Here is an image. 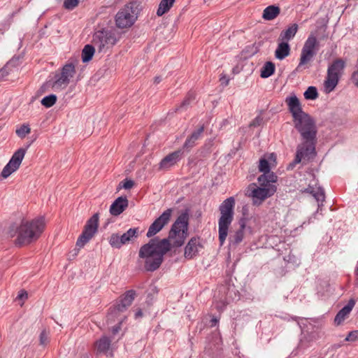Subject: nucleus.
<instances>
[{"mask_svg": "<svg viewBox=\"0 0 358 358\" xmlns=\"http://www.w3.org/2000/svg\"><path fill=\"white\" fill-rule=\"evenodd\" d=\"M285 103L288 106L289 111L292 115V120L295 129L300 134L301 142L296 148V154L293 164L301 163L302 160H310L315 155L317 143V135L318 129L316 121L304 112L299 98L295 94L289 96L285 99Z\"/></svg>", "mask_w": 358, "mask_h": 358, "instance_id": "1", "label": "nucleus"}, {"mask_svg": "<svg viewBox=\"0 0 358 358\" xmlns=\"http://www.w3.org/2000/svg\"><path fill=\"white\" fill-rule=\"evenodd\" d=\"M45 227V220L43 217H36L32 220H24L20 224L14 223L10 225L8 235L16 237L15 242L17 245H26L38 239Z\"/></svg>", "mask_w": 358, "mask_h": 358, "instance_id": "2", "label": "nucleus"}, {"mask_svg": "<svg viewBox=\"0 0 358 358\" xmlns=\"http://www.w3.org/2000/svg\"><path fill=\"white\" fill-rule=\"evenodd\" d=\"M169 251L170 244L168 240L152 238L141 247L138 256L143 260L145 270L155 271L161 266L164 255Z\"/></svg>", "mask_w": 358, "mask_h": 358, "instance_id": "3", "label": "nucleus"}, {"mask_svg": "<svg viewBox=\"0 0 358 358\" xmlns=\"http://www.w3.org/2000/svg\"><path fill=\"white\" fill-rule=\"evenodd\" d=\"M257 181L259 184H250L245 192V195L251 198L253 205L255 206L262 204L267 198L274 195L278 189L276 184L266 182V176L265 175H260Z\"/></svg>", "mask_w": 358, "mask_h": 358, "instance_id": "4", "label": "nucleus"}, {"mask_svg": "<svg viewBox=\"0 0 358 358\" xmlns=\"http://www.w3.org/2000/svg\"><path fill=\"white\" fill-rule=\"evenodd\" d=\"M236 200L234 196L224 199L218 209L220 216L218 218V241L223 245L229 234V228L234 217Z\"/></svg>", "mask_w": 358, "mask_h": 358, "instance_id": "5", "label": "nucleus"}, {"mask_svg": "<svg viewBox=\"0 0 358 358\" xmlns=\"http://www.w3.org/2000/svg\"><path fill=\"white\" fill-rule=\"evenodd\" d=\"M189 215L187 213H182L173 223L166 238L169 244V250L171 247H180L182 245L188 236Z\"/></svg>", "mask_w": 358, "mask_h": 358, "instance_id": "6", "label": "nucleus"}, {"mask_svg": "<svg viewBox=\"0 0 358 358\" xmlns=\"http://www.w3.org/2000/svg\"><path fill=\"white\" fill-rule=\"evenodd\" d=\"M138 10L136 3L124 6L115 15V23L118 28H127L134 24L138 18Z\"/></svg>", "mask_w": 358, "mask_h": 358, "instance_id": "7", "label": "nucleus"}, {"mask_svg": "<svg viewBox=\"0 0 358 358\" xmlns=\"http://www.w3.org/2000/svg\"><path fill=\"white\" fill-rule=\"evenodd\" d=\"M345 64L343 59H336L329 65L327 70V75L324 83V91L326 93L334 90L336 87L338 80L342 76Z\"/></svg>", "mask_w": 358, "mask_h": 358, "instance_id": "8", "label": "nucleus"}, {"mask_svg": "<svg viewBox=\"0 0 358 358\" xmlns=\"http://www.w3.org/2000/svg\"><path fill=\"white\" fill-rule=\"evenodd\" d=\"M117 41L115 33L108 30L97 31L93 35L92 43L99 52H104Z\"/></svg>", "mask_w": 358, "mask_h": 358, "instance_id": "9", "label": "nucleus"}, {"mask_svg": "<svg viewBox=\"0 0 358 358\" xmlns=\"http://www.w3.org/2000/svg\"><path fill=\"white\" fill-rule=\"evenodd\" d=\"M139 236L138 228H130L124 234L113 233L109 237V244L113 248H121L124 244L131 243Z\"/></svg>", "mask_w": 358, "mask_h": 358, "instance_id": "10", "label": "nucleus"}, {"mask_svg": "<svg viewBox=\"0 0 358 358\" xmlns=\"http://www.w3.org/2000/svg\"><path fill=\"white\" fill-rule=\"evenodd\" d=\"M317 51L318 41L315 36L310 35L301 50L300 62L298 64L297 69H299L301 66L306 65L307 63L311 62L313 57H315L317 54Z\"/></svg>", "mask_w": 358, "mask_h": 358, "instance_id": "11", "label": "nucleus"}, {"mask_svg": "<svg viewBox=\"0 0 358 358\" xmlns=\"http://www.w3.org/2000/svg\"><path fill=\"white\" fill-rule=\"evenodd\" d=\"M99 217L97 213L88 219L83 231L77 240V246L83 247L87 242H89L94 237L99 229Z\"/></svg>", "mask_w": 358, "mask_h": 358, "instance_id": "12", "label": "nucleus"}, {"mask_svg": "<svg viewBox=\"0 0 358 358\" xmlns=\"http://www.w3.org/2000/svg\"><path fill=\"white\" fill-rule=\"evenodd\" d=\"M275 164L276 155L274 153H270L268 158L264 157L259 160V171L266 176V182L270 184H275L278 181V176L271 171V166Z\"/></svg>", "mask_w": 358, "mask_h": 358, "instance_id": "13", "label": "nucleus"}, {"mask_svg": "<svg viewBox=\"0 0 358 358\" xmlns=\"http://www.w3.org/2000/svg\"><path fill=\"white\" fill-rule=\"evenodd\" d=\"M26 152L27 149H24V148H20V149L13 154L10 159L1 171V175L3 178H8V176H11L13 172L16 171L17 169L20 168Z\"/></svg>", "mask_w": 358, "mask_h": 358, "instance_id": "14", "label": "nucleus"}, {"mask_svg": "<svg viewBox=\"0 0 358 358\" xmlns=\"http://www.w3.org/2000/svg\"><path fill=\"white\" fill-rule=\"evenodd\" d=\"M136 293L134 290H128L118 301L117 303L113 308H110L109 312V317L115 315V314L122 313L126 311L129 306H130L136 297Z\"/></svg>", "mask_w": 358, "mask_h": 358, "instance_id": "15", "label": "nucleus"}, {"mask_svg": "<svg viewBox=\"0 0 358 358\" xmlns=\"http://www.w3.org/2000/svg\"><path fill=\"white\" fill-rule=\"evenodd\" d=\"M172 209H166L162 215L155 220L147 231V236L148 238H151V236H155V234L162 230L164 227L169 222L172 215Z\"/></svg>", "mask_w": 358, "mask_h": 358, "instance_id": "16", "label": "nucleus"}, {"mask_svg": "<svg viewBox=\"0 0 358 358\" xmlns=\"http://www.w3.org/2000/svg\"><path fill=\"white\" fill-rule=\"evenodd\" d=\"M114 350V343L110 337L103 336L95 342L94 351L97 355L113 356Z\"/></svg>", "mask_w": 358, "mask_h": 358, "instance_id": "17", "label": "nucleus"}, {"mask_svg": "<svg viewBox=\"0 0 358 358\" xmlns=\"http://www.w3.org/2000/svg\"><path fill=\"white\" fill-rule=\"evenodd\" d=\"M183 155L181 150H175V152L169 153L160 161L159 168L160 169H167L180 161Z\"/></svg>", "mask_w": 358, "mask_h": 358, "instance_id": "18", "label": "nucleus"}, {"mask_svg": "<svg viewBox=\"0 0 358 358\" xmlns=\"http://www.w3.org/2000/svg\"><path fill=\"white\" fill-rule=\"evenodd\" d=\"M48 85H50L54 91H62L67 87L68 85L62 69L60 71L55 73L52 77L48 80Z\"/></svg>", "mask_w": 358, "mask_h": 358, "instance_id": "19", "label": "nucleus"}, {"mask_svg": "<svg viewBox=\"0 0 358 358\" xmlns=\"http://www.w3.org/2000/svg\"><path fill=\"white\" fill-rule=\"evenodd\" d=\"M202 245L199 238H192L187 243L185 248V257L186 259H193L198 255Z\"/></svg>", "mask_w": 358, "mask_h": 358, "instance_id": "20", "label": "nucleus"}, {"mask_svg": "<svg viewBox=\"0 0 358 358\" xmlns=\"http://www.w3.org/2000/svg\"><path fill=\"white\" fill-rule=\"evenodd\" d=\"M129 206V200L125 196L117 197L110 207V213L113 215H119L124 212Z\"/></svg>", "mask_w": 358, "mask_h": 358, "instance_id": "21", "label": "nucleus"}, {"mask_svg": "<svg viewBox=\"0 0 358 358\" xmlns=\"http://www.w3.org/2000/svg\"><path fill=\"white\" fill-rule=\"evenodd\" d=\"M355 301L354 299H350L345 306H344L342 309L338 312L337 315L334 318V322L336 324H341L345 320L346 317L349 315L351 313L353 307L355 306Z\"/></svg>", "mask_w": 358, "mask_h": 358, "instance_id": "22", "label": "nucleus"}, {"mask_svg": "<svg viewBox=\"0 0 358 358\" xmlns=\"http://www.w3.org/2000/svg\"><path fill=\"white\" fill-rule=\"evenodd\" d=\"M278 41L275 56L278 59L282 60L290 54L291 48L289 43H286L285 41H282V39L279 38Z\"/></svg>", "mask_w": 358, "mask_h": 358, "instance_id": "23", "label": "nucleus"}, {"mask_svg": "<svg viewBox=\"0 0 358 358\" xmlns=\"http://www.w3.org/2000/svg\"><path fill=\"white\" fill-rule=\"evenodd\" d=\"M203 131L204 126H201L198 128V129L192 132L191 136L186 139L183 145V148H186V150H190V148H193L196 143V141L199 140V138H201Z\"/></svg>", "mask_w": 358, "mask_h": 358, "instance_id": "24", "label": "nucleus"}, {"mask_svg": "<svg viewBox=\"0 0 358 358\" xmlns=\"http://www.w3.org/2000/svg\"><path fill=\"white\" fill-rule=\"evenodd\" d=\"M299 26L296 23H294L291 26H289L288 28L285 29V30H282L279 36V39L285 40L287 43H289V41L292 39L293 37L295 36Z\"/></svg>", "mask_w": 358, "mask_h": 358, "instance_id": "25", "label": "nucleus"}, {"mask_svg": "<svg viewBox=\"0 0 358 358\" xmlns=\"http://www.w3.org/2000/svg\"><path fill=\"white\" fill-rule=\"evenodd\" d=\"M280 15V8L278 6L270 5L266 7L262 13V17L266 20H272Z\"/></svg>", "mask_w": 358, "mask_h": 358, "instance_id": "26", "label": "nucleus"}, {"mask_svg": "<svg viewBox=\"0 0 358 358\" xmlns=\"http://www.w3.org/2000/svg\"><path fill=\"white\" fill-rule=\"evenodd\" d=\"M310 194H311L317 201V202H322L325 200V193L322 187H313L309 185L306 189Z\"/></svg>", "mask_w": 358, "mask_h": 358, "instance_id": "27", "label": "nucleus"}, {"mask_svg": "<svg viewBox=\"0 0 358 358\" xmlns=\"http://www.w3.org/2000/svg\"><path fill=\"white\" fill-rule=\"evenodd\" d=\"M107 318H108V320H110L111 321H112V320L113 321H115V320H117V324H115L114 327H113L112 330H111L113 336L110 338V339H112V341H113V339H114V338H115V336L117 334H119V332L120 331L121 323L126 318V316L121 315L120 313H117L116 315L112 316L111 317H109V313H108Z\"/></svg>", "mask_w": 358, "mask_h": 358, "instance_id": "28", "label": "nucleus"}, {"mask_svg": "<svg viewBox=\"0 0 358 358\" xmlns=\"http://www.w3.org/2000/svg\"><path fill=\"white\" fill-rule=\"evenodd\" d=\"M63 76L66 80L67 85H69L70 80L73 78L76 73V66L73 64H66L63 66L62 69Z\"/></svg>", "mask_w": 358, "mask_h": 358, "instance_id": "29", "label": "nucleus"}, {"mask_svg": "<svg viewBox=\"0 0 358 358\" xmlns=\"http://www.w3.org/2000/svg\"><path fill=\"white\" fill-rule=\"evenodd\" d=\"M176 0H161L157 9L156 13L158 16H162L168 13L173 6Z\"/></svg>", "mask_w": 358, "mask_h": 358, "instance_id": "30", "label": "nucleus"}, {"mask_svg": "<svg viewBox=\"0 0 358 358\" xmlns=\"http://www.w3.org/2000/svg\"><path fill=\"white\" fill-rule=\"evenodd\" d=\"M245 228V222H241L240 229L236 231L234 235L229 238L230 242L232 244H238L241 242L244 238V229Z\"/></svg>", "mask_w": 358, "mask_h": 358, "instance_id": "31", "label": "nucleus"}, {"mask_svg": "<svg viewBox=\"0 0 358 358\" xmlns=\"http://www.w3.org/2000/svg\"><path fill=\"white\" fill-rule=\"evenodd\" d=\"M275 66L273 62H266L262 66L260 71V76L262 78H268L274 73Z\"/></svg>", "mask_w": 358, "mask_h": 358, "instance_id": "32", "label": "nucleus"}, {"mask_svg": "<svg viewBox=\"0 0 358 358\" xmlns=\"http://www.w3.org/2000/svg\"><path fill=\"white\" fill-rule=\"evenodd\" d=\"M95 48L94 44V46L90 45V44H87L84 46L82 52V60L83 62H88L92 59L94 55Z\"/></svg>", "mask_w": 358, "mask_h": 358, "instance_id": "33", "label": "nucleus"}, {"mask_svg": "<svg viewBox=\"0 0 358 358\" xmlns=\"http://www.w3.org/2000/svg\"><path fill=\"white\" fill-rule=\"evenodd\" d=\"M306 99H316L318 98V91L315 87H309L303 93Z\"/></svg>", "mask_w": 358, "mask_h": 358, "instance_id": "34", "label": "nucleus"}, {"mask_svg": "<svg viewBox=\"0 0 358 358\" xmlns=\"http://www.w3.org/2000/svg\"><path fill=\"white\" fill-rule=\"evenodd\" d=\"M57 101V96L55 94H50V95L45 96L41 101L43 106L45 107H51L54 106Z\"/></svg>", "mask_w": 358, "mask_h": 358, "instance_id": "35", "label": "nucleus"}, {"mask_svg": "<svg viewBox=\"0 0 358 358\" xmlns=\"http://www.w3.org/2000/svg\"><path fill=\"white\" fill-rule=\"evenodd\" d=\"M50 342V336L49 331H47L46 329H43L40 336H39V343L40 345L45 347Z\"/></svg>", "mask_w": 358, "mask_h": 358, "instance_id": "36", "label": "nucleus"}, {"mask_svg": "<svg viewBox=\"0 0 358 358\" xmlns=\"http://www.w3.org/2000/svg\"><path fill=\"white\" fill-rule=\"evenodd\" d=\"M31 129L28 124H22L17 129H16V134L18 135L20 138H24L26 135L30 133Z\"/></svg>", "mask_w": 358, "mask_h": 358, "instance_id": "37", "label": "nucleus"}, {"mask_svg": "<svg viewBox=\"0 0 358 358\" xmlns=\"http://www.w3.org/2000/svg\"><path fill=\"white\" fill-rule=\"evenodd\" d=\"M79 0H64L63 6L67 10H73L78 6Z\"/></svg>", "mask_w": 358, "mask_h": 358, "instance_id": "38", "label": "nucleus"}, {"mask_svg": "<svg viewBox=\"0 0 358 358\" xmlns=\"http://www.w3.org/2000/svg\"><path fill=\"white\" fill-rule=\"evenodd\" d=\"M193 99H195V93L189 92L186 98L184 99L181 106H188V104H189L192 101H193Z\"/></svg>", "mask_w": 358, "mask_h": 358, "instance_id": "39", "label": "nucleus"}, {"mask_svg": "<svg viewBox=\"0 0 358 358\" xmlns=\"http://www.w3.org/2000/svg\"><path fill=\"white\" fill-rule=\"evenodd\" d=\"M28 297V292H26V290H20L16 299L22 301V303H20L21 306L23 305L25 300H27Z\"/></svg>", "mask_w": 358, "mask_h": 358, "instance_id": "40", "label": "nucleus"}, {"mask_svg": "<svg viewBox=\"0 0 358 358\" xmlns=\"http://www.w3.org/2000/svg\"><path fill=\"white\" fill-rule=\"evenodd\" d=\"M358 339V331H350L348 336L345 338V341H351V342H354Z\"/></svg>", "mask_w": 358, "mask_h": 358, "instance_id": "41", "label": "nucleus"}, {"mask_svg": "<svg viewBox=\"0 0 358 358\" xmlns=\"http://www.w3.org/2000/svg\"><path fill=\"white\" fill-rule=\"evenodd\" d=\"M133 186H134V181L131 180V179H126L122 182V187H124V189H131Z\"/></svg>", "mask_w": 358, "mask_h": 358, "instance_id": "42", "label": "nucleus"}, {"mask_svg": "<svg viewBox=\"0 0 358 358\" xmlns=\"http://www.w3.org/2000/svg\"><path fill=\"white\" fill-rule=\"evenodd\" d=\"M262 121V118L260 116L257 117L252 122L250 123V125L252 127H257V125L261 124Z\"/></svg>", "mask_w": 358, "mask_h": 358, "instance_id": "43", "label": "nucleus"}, {"mask_svg": "<svg viewBox=\"0 0 358 358\" xmlns=\"http://www.w3.org/2000/svg\"><path fill=\"white\" fill-rule=\"evenodd\" d=\"M352 80L354 84L358 87V70L352 73Z\"/></svg>", "mask_w": 358, "mask_h": 358, "instance_id": "44", "label": "nucleus"}, {"mask_svg": "<svg viewBox=\"0 0 358 358\" xmlns=\"http://www.w3.org/2000/svg\"><path fill=\"white\" fill-rule=\"evenodd\" d=\"M221 84L223 85H228L229 79L227 77V76H222L220 78Z\"/></svg>", "mask_w": 358, "mask_h": 358, "instance_id": "45", "label": "nucleus"}, {"mask_svg": "<svg viewBox=\"0 0 358 358\" xmlns=\"http://www.w3.org/2000/svg\"><path fill=\"white\" fill-rule=\"evenodd\" d=\"M162 80V79L161 77H159V76H157L155 78H154V83H156V85H157V83H161Z\"/></svg>", "mask_w": 358, "mask_h": 358, "instance_id": "46", "label": "nucleus"}, {"mask_svg": "<svg viewBox=\"0 0 358 358\" xmlns=\"http://www.w3.org/2000/svg\"><path fill=\"white\" fill-rule=\"evenodd\" d=\"M143 315V313L141 310H138L136 313V318H138V317H141Z\"/></svg>", "mask_w": 358, "mask_h": 358, "instance_id": "47", "label": "nucleus"}, {"mask_svg": "<svg viewBox=\"0 0 358 358\" xmlns=\"http://www.w3.org/2000/svg\"><path fill=\"white\" fill-rule=\"evenodd\" d=\"M223 306H225V303H222V306H217V308L218 309H222Z\"/></svg>", "mask_w": 358, "mask_h": 358, "instance_id": "48", "label": "nucleus"}, {"mask_svg": "<svg viewBox=\"0 0 358 358\" xmlns=\"http://www.w3.org/2000/svg\"><path fill=\"white\" fill-rule=\"evenodd\" d=\"M204 2L210 3V2H212V0H204Z\"/></svg>", "mask_w": 358, "mask_h": 358, "instance_id": "49", "label": "nucleus"}, {"mask_svg": "<svg viewBox=\"0 0 358 358\" xmlns=\"http://www.w3.org/2000/svg\"><path fill=\"white\" fill-rule=\"evenodd\" d=\"M212 321H213V322H217V319H215V318H213V319L212 320Z\"/></svg>", "mask_w": 358, "mask_h": 358, "instance_id": "50", "label": "nucleus"}, {"mask_svg": "<svg viewBox=\"0 0 358 358\" xmlns=\"http://www.w3.org/2000/svg\"><path fill=\"white\" fill-rule=\"evenodd\" d=\"M321 205H322V204H320V203L318 204V209H320V208Z\"/></svg>", "mask_w": 358, "mask_h": 358, "instance_id": "51", "label": "nucleus"}, {"mask_svg": "<svg viewBox=\"0 0 358 358\" xmlns=\"http://www.w3.org/2000/svg\"><path fill=\"white\" fill-rule=\"evenodd\" d=\"M357 65H358V59H357Z\"/></svg>", "mask_w": 358, "mask_h": 358, "instance_id": "52", "label": "nucleus"}]
</instances>
